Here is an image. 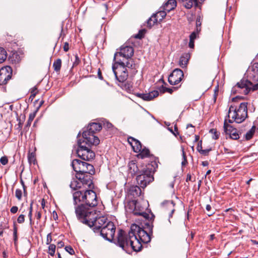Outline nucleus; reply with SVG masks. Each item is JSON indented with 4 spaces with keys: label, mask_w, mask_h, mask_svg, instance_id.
Listing matches in <instances>:
<instances>
[{
    "label": "nucleus",
    "mask_w": 258,
    "mask_h": 258,
    "mask_svg": "<svg viewBox=\"0 0 258 258\" xmlns=\"http://www.w3.org/2000/svg\"><path fill=\"white\" fill-rule=\"evenodd\" d=\"M73 201L77 219L80 221L87 222L84 217L95 214L91 210L90 208L95 207L98 205L96 192L92 189L76 191L73 193Z\"/></svg>",
    "instance_id": "nucleus-1"
},
{
    "label": "nucleus",
    "mask_w": 258,
    "mask_h": 258,
    "mask_svg": "<svg viewBox=\"0 0 258 258\" xmlns=\"http://www.w3.org/2000/svg\"><path fill=\"white\" fill-rule=\"evenodd\" d=\"M129 172L132 176H136V180L140 187L144 188L154 180V173L158 167L156 160L147 164L132 160L128 163Z\"/></svg>",
    "instance_id": "nucleus-2"
},
{
    "label": "nucleus",
    "mask_w": 258,
    "mask_h": 258,
    "mask_svg": "<svg viewBox=\"0 0 258 258\" xmlns=\"http://www.w3.org/2000/svg\"><path fill=\"white\" fill-rule=\"evenodd\" d=\"M114 240V243L121 247L126 253H130V249L138 252L141 250L142 245L138 241H134L133 238L130 237V231L127 234L122 229H119L117 233V239Z\"/></svg>",
    "instance_id": "nucleus-3"
},
{
    "label": "nucleus",
    "mask_w": 258,
    "mask_h": 258,
    "mask_svg": "<svg viewBox=\"0 0 258 258\" xmlns=\"http://www.w3.org/2000/svg\"><path fill=\"white\" fill-rule=\"evenodd\" d=\"M247 117V103H240L237 108L235 105H231L228 110V121L231 123L235 122L240 123Z\"/></svg>",
    "instance_id": "nucleus-4"
},
{
    "label": "nucleus",
    "mask_w": 258,
    "mask_h": 258,
    "mask_svg": "<svg viewBox=\"0 0 258 258\" xmlns=\"http://www.w3.org/2000/svg\"><path fill=\"white\" fill-rule=\"evenodd\" d=\"M102 128V124L100 123L91 122L84 128L82 133L83 139L88 145H94L96 146L100 143L99 138L95 136V134L99 132Z\"/></svg>",
    "instance_id": "nucleus-5"
},
{
    "label": "nucleus",
    "mask_w": 258,
    "mask_h": 258,
    "mask_svg": "<svg viewBox=\"0 0 258 258\" xmlns=\"http://www.w3.org/2000/svg\"><path fill=\"white\" fill-rule=\"evenodd\" d=\"M152 234L136 224H133L131 225V230L130 231V237L133 238L134 241L137 240L141 244L142 242L148 243L150 242L151 240V236Z\"/></svg>",
    "instance_id": "nucleus-6"
},
{
    "label": "nucleus",
    "mask_w": 258,
    "mask_h": 258,
    "mask_svg": "<svg viewBox=\"0 0 258 258\" xmlns=\"http://www.w3.org/2000/svg\"><path fill=\"white\" fill-rule=\"evenodd\" d=\"M78 148L77 150L78 156L83 160L89 161L95 156L94 152L90 149L93 145H88L84 139L78 140Z\"/></svg>",
    "instance_id": "nucleus-7"
},
{
    "label": "nucleus",
    "mask_w": 258,
    "mask_h": 258,
    "mask_svg": "<svg viewBox=\"0 0 258 258\" xmlns=\"http://www.w3.org/2000/svg\"><path fill=\"white\" fill-rule=\"evenodd\" d=\"M134 53V50L133 47L130 46H122L119 51L115 53L114 55L113 61H116L118 64H122L123 60L132 57Z\"/></svg>",
    "instance_id": "nucleus-8"
},
{
    "label": "nucleus",
    "mask_w": 258,
    "mask_h": 258,
    "mask_svg": "<svg viewBox=\"0 0 258 258\" xmlns=\"http://www.w3.org/2000/svg\"><path fill=\"white\" fill-rule=\"evenodd\" d=\"M90 215L88 217H84V219L87 221V222L84 221H80L81 222L85 224L90 227H92V229L95 233H99V231L101 230L102 227H104L107 222V219L105 217L102 216L96 218L95 220L90 221Z\"/></svg>",
    "instance_id": "nucleus-9"
},
{
    "label": "nucleus",
    "mask_w": 258,
    "mask_h": 258,
    "mask_svg": "<svg viewBox=\"0 0 258 258\" xmlns=\"http://www.w3.org/2000/svg\"><path fill=\"white\" fill-rule=\"evenodd\" d=\"M115 229L114 223L111 221H108L106 224L102 227L101 230L99 231V234L105 240L112 242L114 240V236Z\"/></svg>",
    "instance_id": "nucleus-10"
},
{
    "label": "nucleus",
    "mask_w": 258,
    "mask_h": 258,
    "mask_svg": "<svg viewBox=\"0 0 258 258\" xmlns=\"http://www.w3.org/2000/svg\"><path fill=\"white\" fill-rule=\"evenodd\" d=\"M112 65V71L115 78L119 82H124L128 76V70L123 67L122 64H118L116 61Z\"/></svg>",
    "instance_id": "nucleus-11"
},
{
    "label": "nucleus",
    "mask_w": 258,
    "mask_h": 258,
    "mask_svg": "<svg viewBox=\"0 0 258 258\" xmlns=\"http://www.w3.org/2000/svg\"><path fill=\"white\" fill-rule=\"evenodd\" d=\"M236 88L240 89H244V94L247 95L250 91H254L258 89V83L256 84L253 85L250 81L247 80L242 79L233 88L232 90L234 91V90Z\"/></svg>",
    "instance_id": "nucleus-12"
},
{
    "label": "nucleus",
    "mask_w": 258,
    "mask_h": 258,
    "mask_svg": "<svg viewBox=\"0 0 258 258\" xmlns=\"http://www.w3.org/2000/svg\"><path fill=\"white\" fill-rule=\"evenodd\" d=\"M184 76L183 71L180 69H175L168 77V82L171 85H176L182 80Z\"/></svg>",
    "instance_id": "nucleus-13"
},
{
    "label": "nucleus",
    "mask_w": 258,
    "mask_h": 258,
    "mask_svg": "<svg viewBox=\"0 0 258 258\" xmlns=\"http://www.w3.org/2000/svg\"><path fill=\"white\" fill-rule=\"evenodd\" d=\"M13 70L9 66H5L0 69V85H5L12 78Z\"/></svg>",
    "instance_id": "nucleus-14"
},
{
    "label": "nucleus",
    "mask_w": 258,
    "mask_h": 258,
    "mask_svg": "<svg viewBox=\"0 0 258 258\" xmlns=\"http://www.w3.org/2000/svg\"><path fill=\"white\" fill-rule=\"evenodd\" d=\"M89 173H76V178L81 182L83 185H86L89 188L93 185V175Z\"/></svg>",
    "instance_id": "nucleus-15"
},
{
    "label": "nucleus",
    "mask_w": 258,
    "mask_h": 258,
    "mask_svg": "<svg viewBox=\"0 0 258 258\" xmlns=\"http://www.w3.org/2000/svg\"><path fill=\"white\" fill-rule=\"evenodd\" d=\"M224 130L226 135H228L230 138L233 140H237L239 138V134L237 130L229 124L225 119L224 122Z\"/></svg>",
    "instance_id": "nucleus-16"
},
{
    "label": "nucleus",
    "mask_w": 258,
    "mask_h": 258,
    "mask_svg": "<svg viewBox=\"0 0 258 258\" xmlns=\"http://www.w3.org/2000/svg\"><path fill=\"white\" fill-rule=\"evenodd\" d=\"M133 206H134V209L133 211V213L134 215L136 216H142L146 220H147L148 221L149 220H154V215L151 213L150 215L149 214H148L146 212H143L141 210H138L137 209L138 207V205L136 203V201H133L132 203Z\"/></svg>",
    "instance_id": "nucleus-17"
},
{
    "label": "nucleus",
    "mask_w": 258,
    "mask_h": 258,
    "mask_svg": "<svg viewBox=\"0 0 258 258\" xmlns=\"http://www.w3.org/2000/svg\"><path fill=\"white\" fill-rule=\"evenodd\" d=\"M159 95L157 90L152 91L148 93H137L136 96L145 101H150Z\"/></svg>",
    "instance_id": "nucleus-18"
},
{
    "label": "nucleus",
    "mask_w": 258,
    "mask_h": 258,
    "mask_svg": "<svg viewBox=\"0 0 258 258\" xmlns=\"http://www.w3.org/2000/svg\"><path fill=\"white\" fill-rule=\"evenodd\" d=\"M128 143L131 145L133 151L136 153H139L142 149V144L135 138L130 137L127 139Z\"/></svg>",
    "instance_id": "nucleus-19"
},
{
    "label": "nucleus",
    "mask_w": 258,
    "mask_h": 258,
    "mask_svg": "<svg viewBox=\"0 0 258 258\" xmlns=\"http://www.w3.org/2000/svg\"><path fill=\"white\" fill-rule=\"evenodd\" d=\"M86 162L82 161L79 159H74L72 162V166L74 169V170L76 172V173H81L82 170H83L84 168V166Z\"/></svg>",
    "instance_id": "nucleus-20"
},
{
    "label": "nucleus",
    "mask_w": 258,
    "mask_h": 258,
    "mask_svg": "<svg viewBox=\"0 0 258 258\" xmlns=\"http://www.w3.org/2000/svg\"><path fill=\"white\" fill-rule=\"evenodd\" d=\"M122 62L123 63V67L124 68H126L127 70H131L133 73L137 72L136 65L132 57L123 60Z\"/></svg>",
    "instance_id": "nucleus-21"
},
{
    "label": "nucleus",
    "mask_w": 258,
    "mask_h": 258,
    "mask_svg": "<svg viewBox=\"0 0 258 258\" xmlns=\"http://www.w3.org/2000/svg\"><path fill=\"white\" fill-rule=\"evenodd\" d=\"M162 205L164 206H166L167 209L170 211V212L169 214V222L171 223L170 218L172 217L173 214L175 211L174 206L175 204L173 201H165L162 203Z\"/></svg>",
    "instance_id": "nucleus-22"
},
{
    "label": "nucleus",
    "mask_w": 258,
    "mask_h": 258,
    "mask_svg": "<svg viewBox=\"0 0 258 258\" xmlns=\"http://www.w3.org/2000/svg\"><path fill=\"white\" fill-rule=\"evenodd\" d=\"M190 58V55L189 53H185L183 54L179 58V65L182 68H186L189 59Z\"/></svg>",
    "instance_id": "nucleus-23"
},
{
    "label": "nucleus",
    "mask_w": 258,
    "mask_h": 258,
    "mask_svg": "<svg viewBox=\"0 0 258 258\" xmlns=\"http://www.w3.org/2000/svg\"><path fill=\"white\" fill-rule=\"evenodd\" d=\"M176 6V2L175 0H168L167 2L163 5V9L169 12L174 9Z\"/></svg>",
    "instance_id": "nucleus-24"
},
{
    "label": "nucleus",
    "mask_w": 258,
    "mask_h": 258,
    "mask_svg": "<svg viewBox=\"0 0 258 258\" xmlns=\"http://www.w3.org/2000/svg\"><path fill=\"white\" fill-rule=\"evenodd\" d=\"M138 157L141 159H144L147 157H152V159L154 158L152 155L150 153V150L146 147L141 149L138 155Z\"/></svg>",
    "instance_id": "nucleus-25"
},
{
    "label": "nucleus",
    "mask_w": 258,
    "mask_h": 258,
    "mask_svg": "<svg viewBox=\"0 0 258 258\" xmlns=\"http://www.w3.org/2000/svg\"><path fill=\"white\" fill-rule=\"evenodd\" d=\"M82 170L80 173H89L90 174H94L95 172V168L94 166L89 163H86L84 166V168Z\"/></svg>",
    "instance_id": "nucleus-26"
},
{
    "label": "nucleus",
    "mask_w": 258,
    "mask_h": 258,
    "mask_svg": "<svg viewBox=\"0 0 258 258\" xmlns=\"http://www.w3.org/2000/svg\"><path fill=\"white\" fill-rule=\"evenodd\" d=\"M182 5L186 9H191L194 6L198 5V0H181Z\"/></svg>",
    "instance_id": "nucleus-27"
},
{
    "label": "nucleus",
    "mask_w": 258,
    "mask_h": 258,
    "mask_svg": "<svg viewBox=\"0 0 258 258\" xmlns=\"http://www.w3.org/2000/svg\"><path fill=\"white\" fill-rule=\"evenodd\" d=\"M130 192L133 197H139L142 193L140 187L137 185L132 186L130 188Z\"/></svg>",
    "instance_id": "nucleus-28"
},
{
    "label": "nucleus",
    "mask_w": 258,
    "mask_h": 258,
    "mask_svg": "<svg viewBox=\"0 0 258 258\" xmlns=\"http://www.w3.org/2000/svg\"><path fill=\"white\" fill-rule=\"evenodd\" d=\"M158 15L153 14L152 16L147 21V26L151 28L155 24L158 22V19L157 18Z\"/></svg>",
    "instance_id": "nucleus-29"
},
{
    "label": "nucleus",
    "mask_w": 258,
    "mask_h": 258,
    "mask_svg": "<svg viewBox=\"0 0 258 258\" xmlns=\"http://www.w3.org/2000/svg\"><path fill=\"white\" fill-rule=\"evenodd\" d=\"M153 220H149L148 222L145 223L144 226L142 227V228L145 230H147L150 233H153Z\"/></svg>",
    "instance_id": "nucleus-30"
},
{
    "label": "nucleus",
    "mask_w": 258,
    "mask_h": 258,
    "mask_svg": "<svg viewBox=\"0 0 258 258\" xmlns=\"http://www.w3.org/2000/svg\"><path fill=\"white\" fill-rule=\"evenodd\" d=\"M82 184L80 181L79 182V181L74 179L71 181L70 186L73 189L77 190L81 188Z\"/></svg>",
    "instance_id": "nucleus-31"
},
{
    "label": "nucleus",
    "mask_w": 258,
    "mask_h": 258,
    "mask_svg": "<svg viewBox=\"0 0 258 258\" xmlns=\"http://www.w3.org/2000/svg\"><path fill=\"white\" fill-rule=\"evenodd\" d=\"M7 57L6 50L3 47H0V63H3Z\"/></svg>",
    "instance_id": "nucleus-32"
},
{
    "label": "nucleus",
    "mask_w": 258,
    "mask_h": 258,
    "mask_svg": "<svg viewBox=\"0 0 258 258\" xmlns=\"http://www.w3.org/2000/svg\"><path fill=\"white\" fill-rule=\"evenodd\" d=\"M61 60L60 58L57 59L53 63V67L55 72H59L61 69Z\"/></svg>",
    "instance_id": "nucleus-33"
},
{
    "label": "nucleus",
    "mask_w": 258,
    "mask_h": 258,
    "mask_svg": "<svg viewBox=\"0 0 258 258\" xmlns=\"http://www.w3.org/2000/svg\"><path fill=\"white\" fill-rule=\"evenodd\" d=\"M155 15H158L157 16V18L158 19V22H161L166 16V11L164 10H161L156 14Z\"/></svg>",
    "instance_id": "nucleus-34"
},
{
    "label": "nucleus",
    "mask_w": 258,
    "mask_h": 258,
    "mask_svg": "<svg viewBox=\"0 0 258 258\" xmlns=\"http://www.w3.org/2000/svg\"><path fill=\"white\" fill-rule=\"evenodd\" d=\"M210 133L212 135V138L214 140H217L219 138L220 133L216 129L212 128L209 131Z\"/></svg>",
    "instance_id": "nucleus-35"
},
{
    "label": "nucleus",
    "mask_w": 258,
    "mask_h": 258,
    "mask_svg": "<svg viewBox=\"0 0 258 258\" xmlns=\"http://www.w3.org/2000/svg\"><path fill=\"white\" fill-rule=\"evenodd\" d=\"M159 91L161 93H164L165 92H168L170 94H172L173 92V89L172 88H167L164 87L163 85L160 86L159 88Z\"/></svg>",
    "instance_id": "nucleus-36"
},
{
    "label": "nucleus",
    "mask_w": 258,
    "mask_h": 258,
    "mask_svg": "<svg viewBox=\"0 0 258 258\" xmlns=\"http://www.w3.org/2000/svg\"><path fill=\"white\" fill-rule=\"evenodd\" d=\"M48 253L51 256H53L54 255L56 246L54 244H49Z\"/></svg>",
    "instance_id": "nucleus-37"
},
{
    "label": "nucleus",
    "mask_w": 258,
    "mask_h": 258,
    "mask_svg": "<svg viewBox=\"0 0 258 258\" xmlns=\"http://www.w3.org/2000/svg\"><path fill=\"white\" fill-rule=\"evenodd\" d=\"M28 159L30 163L35 164L36 161L35 154L33 152L29 153L28 156Z\"/></svg>",
    "instance_id": "nucleus-38"
},
{
    "label": "nucleus",
    "mask_w": 258,
    "mask_h": 258,
    "mask_svg": "<svg viewBox=\"0 0 258 258\" xmlns=\"http://www.w3.org/2000/svg\"><path fill=\"white\" fill-rule=\"evenodd\" d=\"M182 161L181 162V165L182 166H185L187 163V161L186 159V157L185 155V153L184 151V149L182 148Z\"/></svg>",
    "instance_id": "nucleus-39"
},
{
    "label": "nucleus",
    "mask_w": 258,
    "mask_h": 258,
    "mask_svg": "<svg viewBox=\"0 0 258 258\" xmlns=\"http://www.w3.org/2000/svg\"><path fill=\"white\" fill-rule=\"evenodd\" d=\"M144 36V30H140L139 32L135 35L134 37L136 39H142Z\"/></svg>",
    "instance_id": "nucleus-40"
},
{
    "label": "nucleus",
    "mask_w": 258,
    "mask_h": 258,
    "mask_svg": "<svg viewBox=\"0 0 258 258\" xmlns=\"http://www.w3.org/2000/svg\"><path fill=\"white\" fill-rule=\"evenodd\" d=\"M15 196L19 201L21 200L22 197V192L21 189L18 188L16 190Z\"/></svg>",
    "instance_id": "nucleus-41"
},
{
    "label": "nucleus",
    "mask_w": 258,
    "mask_h": 258,
    "mask_svg": "<svg viewBox=\"0 0 258 258\" xmlns=\"http://www.w3.org/2000/svg\"><path fill=\"white\" fill-rule=\"evenodd\" d=\"M103 122V127L107 129H110L113 127V125L111 123L108 121L105 120Z\"/></svg>",
    "instance_id": "nucleus-42"
},
{
    "label": "nucleus",
    "mask_w": 258,
    "mask_h": 258,
    "mask_svg": "<svg viewBox=\"0 0 258 258\" xmlns=\"http://www.w3.org/2000/svg\"><path fill=\"white\" fill-rule=\"evenodd\" d=\"M133 88V83L130 81H127L124 84V88L127 91H130Z\"/></svg>",
    "instance_id": "nucleus-43"
},
{
    "label": "nucleus",
    "mask_w": 258,
    "mask_h": 258,
    "mask_svg": "<svg viewBox=\"0 0 258 258\" xmlns=\"http://www.w3.org/2000/svg\"><path fill=\"white\" fill-rule=\"evenodd\" d=\"M253 135L254 134L251 132V131H248L245 135V140L246 141L250 140L252 138Z\"/></svg>",
    "instance_id": "nucleus-44"
},
{
    "label": "nucleus",
    "mask_w": 258,
    "mask_h": 258,
    "mask_svg": "<svg viewBox=\"0 0 258 258\" xmlns=\"http://www.w3.org/2000/svg\"><path fill=\"white\" fill-rule=\"evenodd\" d=\"M35 113H31L29 115V119L27 121V125H26L27 126L30 125L31 122L32 121L34 118L35 117Z\"/></svg>",
    "instance_id": "nucleus-45"
},
{
    "label": "nucleus",
    "mask_w": 258,
    "mask_h": 258,
    "mask_svg": "<svg viewBox=\"0 0 258 258\" xmlns=\"http://www.w3.org/2000/svg\"><path fill=\"white\" fill-rule=\"evenodd\" d=\"M65 249L67 252H68L71 255H73L75 254V251L71 246H66Z\"/></svg>",
    "instance_id": "nucleus-46"
},
{
    "label": "nucleus",
    "mask_w": 258,
    "mask_h": 258,
    "mask_svg": "<svg viewBox=\"0 0 258 258\" xmlns=\"http://www.w3.org/2000/svg\"><path fill=\"white\" fill-rule=\"evenodd\" d=\"M0 162L3 165H6L8 162V158L6 156L2 157L0 159Z\"/></svg>",
    "instance_id": "nucleus-47"
},
{
    "label": "nucleus",
    "mask_w": 258,
    "mask_h": 258,
    "mask_svg": "<svg viewBox=\"0 0 258 258\" xmlns=\"http://www.w3.org/2000/svg\"><path fill=\"white\" fill-rule=\"evenodd\" d=\"M25 221V215L23 214L20 215L17 218V222L19 224L23 223Z\"/></svg>",
    "instance_id": "nucleus-48"
},
{
    "label": "nucleus",
    "mask_w": 258,
    "mask_h": 258,
    "mask_svg": "<svg viewBox=\"0 0 258 258\" xmlns=\"http://www.w3.org/2000/svg\"><path fill=\"white\" fill-rule=\"evenodd\" d=\"M211 150H212L211 148L207 149L205 150L202 149L201 151H200V153L204 156H207L209 154V152L211 151Z\"/></svg>",
    "instance_id": "nucleus-49"
},
{
    "label": "nucleus",
    "mask_w": 258,
    "mask_h": 258,
    "mask_svg": "<svg viewBox=\"0 0 258 258\" xmlns=\"http://www.w3.org/2000/svg\"><path fill=\"white\" fill-rule=\"evenodd\" d=\"M252 71L258 75V62H255L252 66Z\"/></svg>",
    "instance_id": "nucleus-50"
},
{
    "label": "nucleus",
    "mask_w": 258,
    "mask_h": 258,
    "mask_svg": "<svg viewBox=\"0 0 258 258\" xmlns=\"http://www.w3.org/2000/svg\"><path fill=\"white\" fill-rule=\"evenodd\" d=\"M13 236L14 241L16 243V241L17 240V228L15 225H14V227Z\"/></svg>",
    "instance_id": "nucleus-51"
},
{
    "label": "nucleus",
    "mask_w": 258,
    "mask_h": 258,
    "mask_svg": "<svg viewBox=\"0 0 258 258\" xmlns=\"http://www.w3.org/2000/svg\"><path fill=\"white\" fill-rule=\"evenodd\" d=\"M52 241L51 234L49 233L47 235L46 243L47 245L51 244L50 242Z\"/></svg>",
    "instance_id": "nucleus-52"
},
{
    "label": "nucleus",
    "mask_w": 258,
    "mask_h": 258,
    "mask_svg": "<svg viewBox=\"0 0 258 258\" xmlns=\"http://www.w3.org/2000/svg\"><path fill=\"white\" fill-rule=\"evenodd\" d=\"M17 120H19V123L17 125H16V129L20 131L22 130L23 123L21 122L20 119L17 118Z\"/></svg>",
    "instance_id": "nucleus-53"
},
{
    "label": "nucleus",
    "mask_w": 258,
    "mask_h": 258,
    "mask_svg": "<svg viewBox=\"0 0 258 258\" xmlns=\"http://www.w3.org/2000/svg\"><path fill=\"white\" fill-rule=\"evenodd\" d=\"M80 62V60L79 56L77 55H75V60L73 63V67L78 65Z\"/></svg>",
    "instance_id": "nucleus-54"
},
{
    "label": "nucleus",
    "mask_w": 258,
    "mask_h": 258,
    "mask_svg": "<svg viewBox=\"0 0 258 258\" xmlns=\"http://www.w3.org/2000/svg\"><path fill=\"white\" fill-rule=\"evenodd\" d=\"M18 210V208L17 206H13L11 208L10 212L12 214H15L17 212Z\"/></svg>",
    "instance_id": "nucleus-55"
},
{
    "label": "nucleus",
    "mask_w": 258,
    "mask_h": 258,
    "mask_svg": "<svg viewBox=\"0 0 258 258\" xmlns=\"http://www.w3.org/2000/svg\"><path fill=\"white\" fill-rule=\"evenodd\" d=\"M196 36H197V34L196 32H192L190 35H189V40H192V41H194L195 39H196Z\"/></svg>",
    "instance_id": "nucleus-56"
},
{
    "label": "nucleus",
    "mask_w": 258,
    "mask_h": 258,
    "mask_svg": "<svg viewBox=\"0 0 258 258\" xmlns=\"http://www.w3.org/2000/svg\"><path fill=\"white\" fill-rule=\"evenodd\" d=\"M28 217L29 218L30 225L32 226L33 222H32V212L29 211Z\"/></svg>",
    "instance_id": "nucleus-57"
},
{
    "label": "nucleus",
    "mask_w": 258,
    "mask_h": 258,
    "mask_svg": "<svg viewBox=\"0 0 258 258\" xmlns=\"http://www.w3.org/2000/svg\"><path fill=\"white\" fill-rule=\"evenodd\" d=\"M63 50L67 52L69 50V44L68 42H65L63 47Z\"/></svg>",
    "instance_id": "nucleus-58"
},
{
    "label": "nucleus",
    "mask_w": 258,
    "mask_h": 258,
    "mask_svg": "<svg viewBox=\"0 0 258 258\" xmlns=\"http://www.w3.org/2000/svg\"><path fill=\"white\" fill-rule=\"evenodd\" d=\"M197 150L200 152V151L202 150V141L201 140L198 144Z\"/></svg>",
    "instance_id": "nucleus-59"
},
{
    "label": "nucleus",
    "mask_w": 258,
    "mask_h": 258,
    "mask_svg": "<svg viewBox=\"0 0 258 258\" xmlns=\"http://www.w3.org/2000/svg\"><path fill=\"white\" fill-rule=\"evenodd\" d=\"M218 93V89H216L215 90V92H214V96H213V100H214V103L216 102V101Z\"/></svg>",
    "instance_id": "nucleus-60"
},
{
    "label": "nucleus",
    "mask_w": 258,
    "mask_h": 258,
    "mask_svg": "<svg viewBox=\"0 0 258 258\" xmlns=\"http://www.w3.org/2000/svg\"><path fill=\"white\" fill-rule=\"evenodd\" d=\"M35 216L38 220H40L41 218V213L40 211H37L36 213Z\"/></svg>",
    "instance_id": "nucleus-61"
},
{
    "label": "nucleus",
    "mask_w": 258,
    "mask_h": 258,
    "mask_svg": "<svg viewBox=\"0 0 258 258\" xmlns=\"http://www.w3.org/2000/svg\"><path fill=\"white\" fill-rule=\"evenodd\" d=\"M52 216H53V219L54 220H56L58 219V216H57V213L56 212V211H53Z\"/></svg>",
    "instance_id": "nucleus-62"
},
{
    "label": "nucleus",
    "mask_w": 258,
    "mask_h": 258,
    "mask_svg": "<svg viewBox=\"0 0 258 258\" xmlns=\"http://www.w3.org/2000/svg\"><path fill=\"white\" fill-rule=\"evenodd\" d=\"M189 47L193 48L194 47V41L190 40L188 43Z\"/></svg>",
    "instance_id": "nucleus-63"
},
{
    "label": "nucleus",
    "mask_w": 258,
    "mask_h": 258,
    "mask_svg": "<svg viewBox=\"0 0 258 258\" xmlns=\"http://www.w3.org/2000/svg\"><path fill=\"white\" fill-rule=\"evenodd\" d=\"M98 77L100 80H103V77L102 76L101 72L100 69H98Z\"/></svg>",
    "instance_id": "nucleus-64"
}]
</instances>
